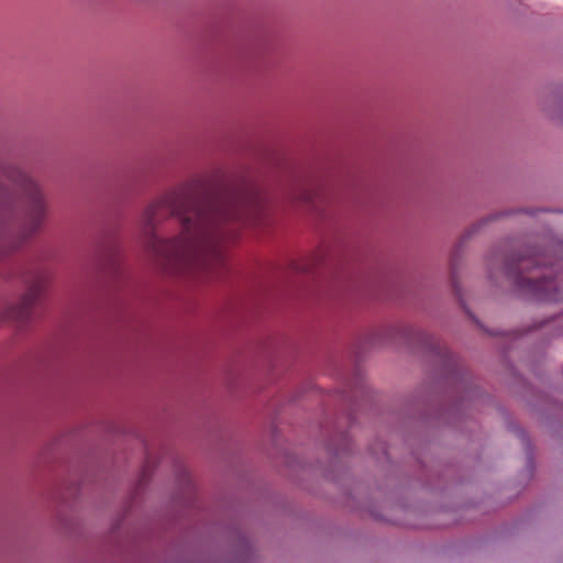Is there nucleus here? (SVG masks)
Returning a JSON list of instances; mask_svg holds the SVG:
<instances>
[{
    "mask_svg": "<svg viewBox=\"0 0 563 563\" xmlns=\"http://www.w3.org/2000/svg\"><path fill=\"white\" fill-rule=\"evenodd\" d=\"M290 198L298 202L312 203L314 200V192L303 185L292 189Z\"/></svg>",
    "mask_w": 563,
    "mask_h": 563,
    "instance_id": "nucleus-7",
    "label": "nucleus"
},
{
    "mask_svg": "<svg viewBox=\"0 0 563 563\" xmlns=\"http://www.w3.org/2000/svg\"><path fill=\"white\" fill-rule=\"evenodd\" d=\"M514 211H504V212H496V213H492L489 216H487L486 218L482 219L481 220V224H486L488 222H492V221H495V220H498L500 218H504V217H507V216H510L512 214Z\"/></svg>",
    "mask_w": 563,
    "mask_h": 563,
    "instance_id": "nucleus-9",
    "label": "nucleus"
},
{
    "mask_svg": "<svg viewBox=\"0 0 563 563\" xmlns=\"http://www.w3.org/2000/svg\"><path fill=\"white\" fill-rule=\"evenodd\" d=\"M53 276L48 272L37 274L20 302L11 307L9 317L20 323H26L32 318V308L40 300L52 283Z\"/></svg>",
    "mask_w": 563,
    "mask_h": 563,
    "instance_id": "nucleus-4",
    "label": "nucleus"
},
{
    "mask_svg": "<svg viewBox=\"0 0 563 563\" xmlns=\"http://www.w3.org/2000/svg\"><path fill=\"white\" fill-rule=\"evenodd\" d=\"M0 255H8L44 228L48 207L38 184L21 167L0 162Z\"/></svg>",
    "mask_w": 563,
    "mask_h": 563,
    "instance_id": "nucleus-2",
    "label": "nucleus"
},
{
    "mask_svg": "<svg viewBox=\"0 0 563 563\" xmlns=\"http://www.w3.org/2000/svg\"><path fill=\"white\" fill-rule=\"evenodd\" d=\"M121 265L120 244L114 235L104 236L96 252L97 268L107 274H118Z\"/></svg>",
    "mask_w": 563,
    "mask_h": 563,
    "instance_id": "nucleus-5",
    "label": "nucleus"
},
{
    "mask_svg": "<svg viewBox=\"0 0 563 563\" xmlns=\"http://www.w3.org/2000/svg\"><path fill=\"white\" fill-rule=\"evenodd\" d=\"M179 486L185 490V495L189 497L192 493V483L187 470L180 468L177 475Z\"/></svg>",
    "mask_w": 563,
    "mask_h": 563,
    "instance_id": "nucleus-8",
    "label": "nucleus"
},
{
    "mask_svg": "<svg viewBox=\"0 0 563 563\" xmlns=\"http://www.w3.org/2000/svg\"><path fill=\"white\" fill-rule=\"evenodd\" d=\"M323 257L324 255L322 251H319L318 253L311 255L309 258L303 260L301 263L295 264L294 268L303 273L311 272L323 261Z\"/></svg>",
    "mask_w": 563,
    "mask_h": 563,
    "instance_id": "nucleus-6",
    "label": "nucleus"
},
{
    "mask_svg": "<svg viewBox=\"0 0 563 563\" xmlns=\"http://www.w3.org/2000/svg\"><path fill=\"white\" fill-rule=\"evenodd\" d=\"M266 198L250 180L213 190L183 183L154 198L140 227L145 250L166 274L207 282L227 272L225 251L245 224H258Z\"/></svg>",
    "mask_w": 563,
    "mask_h": 563,
    "instance_id": "nucleus-1",
    "label": "nucleus"
},
{
    "mask_svg": "<svg viewBox=\"0 0 563 563\" xmlns=\"http://www.w3.org/2000/svg\"><path fill=\"white\" fill-rule=\"evenodd\" d=\"M550 264L551 261L541 249L525 246L506 257L505 274L518 289L531 295H542L554 288L552 274L543 272Z\"/></svg>",
    "mask_w": 563,
    "mask_h": 563,
    "instance_id": "nucleus-3",
    "label": "nucleus"
},
{
    "mask_svg": "<svg viewBox=\"0 0 563 563\" xmlns=\"http://www.w3.org/2000/svg\"><path fill=\"white\" fill-rule=\"evenodd\" d=\"M151 472L152 471H151L150 464L146 463L145 466L143 467L142 475H141L139 484H137L139 487L145 485L148 482V479L151 477Z\"/></svg>",
    "mask_w": 563,
    "mask_h": 563,
    "instance_id": "nucleus-10",
    "label": "nucleus"
},
{
    "mask_svg": "<svg viewBox=\"0 0 563 563\" xmlns=\"http://www.w3.org/2000/svg\"><path fill=\"white\" fill-rule=\"evenodd\" d=\"M450 266H451V283H452V287H453L454 291L459 295L460 294V289H459V285H457L456 276H455V261H454V258L451 260Z\"/></svg>",
    "mask_w": 563,
    "mask_h": 563,
    "instance_id": "nucleus-11",
    "label": "nucleus"
}]
</instances>
